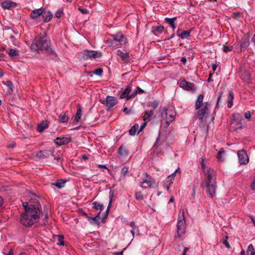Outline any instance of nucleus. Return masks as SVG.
Here are the masks:
<instances>
[{"mask_svg": "<svg viewBox=\"0 0 255 255\" xmlns=\"http://www.w3.org/2000/svg\"><path fill=\"white\" fill-rule=\"evenodd\" d=\"M32 51L39 53L40 51H45L50 55L57 56L56 53L51 47V41L47 36V33L43 31L40 32L32 42L30 46Z\"/></svg>", "mask_w": 255, "mask_h": 255, "instance_id": "obj_1", "label": "nucleus"}, {"mask_svg": "<svg viewBox=\"0 0 255 255\" xmlns=\"http://www.w3.org/2000/svg\"><path fill=\"white\" fill-rule=\"evenodd\" d=\"M40 212L41 209H38V210L26 211V212H23L20 216V223L25 228H31L39 221Z\"/></svg>", "mask_w": 255, "mask_h": 255, "instance_id": "obj_2", "label": "nucleus"}, {"mask_svg": "<svg viewBox=\"0 0 255 255\" xmlns=\"http://www.w3.org/2000/svg\"><path fill=\"white\" fill-rule=\"evenodd\" d=\"M204 173L207 176L206 187L207 189V192L210 197L213 198L215 194L217 187L215 173L213 169L208 168Z\"/></svg>", "mask_w": 255, "mask_h": 255, "instance_id": "obj_3", "label": "nucleus"}, {"mask_svg": "<svg viewBox=\"0 0 255 255\" xmlns=\"http://www.w3.org/2000/svg\"><path fill=\"white\" fill-rule=\"evenodd\" d=\"M127 38L121 33L113 34L111 38L107 40V43L112 47H119L127 43Z\"/></svg>", "mask_w": 255, "mask_h": 255, "instance_id": "obj_4", "label": "nucleus"}, {"mask_svg": "<svg viewBox=\"0 0 255 255\" xmlns=\"http://www.w3.org/2000/svg\"><path fill=\"white\" fill-rule=\"evenodd\" d=\"M210 104L205 102L201 108H200L196 114V116L201 122H205L209 116Z\"/></svg>", "mask_w": 255, "mask_h": 255, "instance_id": "obj_5", "label": "nucleus"}, {"mask_svg": "<svg viewBox=\"0 0 255 255\" xmlns=\"http://www.w3.org/2000/svg\"><path fill=\"white\" fill-rule=\"evenodd\" d=\"M176 227L177 234L179 237H180L185 233V219L183 210L180 211Z\"/></svg>", "mask_w": 255, "mask_h": 255, "instance_id": "obj_6", "label": "nucleus"}, {"mask_svg": "<svg viewBox=\"0 0 255 255\" xmlns=\"http://www.w3.org/2000/svg\"><path fill=\"white\" fill-rule=\"evenodd\" d=\"M143 175L144 177L142 179L139 185L141 188L146 189L145 187H143V184H146L150 188H154L157 186V183L151 176L147 173H144Z\"/></svg>", "mask_w": 255, "mask_h": 255, "instance_id": "obj_7", "label": "nucleus"}, {"mask_svg": "<svg viewBox=\"0 0 255 255\" xmlns=\"http://www.w3.org/2000/svg\"><path fill=\"white\" fill-rule=\"evenodd\" d=\"M82 56L84 59H88L90 58H93L94 59H96L100 58L102 54L101 52H98L96 51L93 50H85L82 51L81 53Z\"/></svg>", "mask_w": 255, "mask_h": 255, "instance_id": "obj_8", "label": "nucleus"}, {"mask_svg": "<svg viewBox=\"0 0 255 255\" xmlns=\"http://www.w3.org/2000/svg\"><path fill=\"white\" fill-rule=\"evenodd\" d=\"M164 114L165 115L166 119V123L170 125L174 120L176 113L171 110H168L166 108H164L163 111L161 112V115H163Z\"/></svg>", "mask_w": 255, "mask_h": 255, "instance_id": "obj_9", "label": "nucleus"}, {"mask_svg": "<svg viewBox=\"0 0 255 255\" xmlns=\"http://www.w3.org/2000/svg\"><path fill=\"white\" fill-rule=\"evenodd\" d=\"M238 155L240 164H247L249 161L247 151L245 149H242L238 151Z\"/></svg>", "mask_w": 255, "mask_h": 255, "instance_id": "obj_10", "label": "nucleus"}, {"mask_svg": "<svg viewBox=\"0 0 255 255\" xmlns=\"http://www.w3.org/2000/svg\"><path fill=\"white\" fill-rule=\"evenodd\" d=\"M179 86L181 88L187 91H195L196 90L194 83L187 82L185 79L180 82Z\"/></svg>", "mask_w": 255, "mask_h": 255, "instance_id": "obj_11", "label": "nucleus"}, {"mask_svg": "<svg viewBox=\"0 0 255 255\" xmlns=\"http://www.w3.org/2000/svg\"><path fill=\"white\" fill-rule=\"evenodd\" d=\"M101 103L106 104L108 107L111 108L118 103V100L115 97L108 96L106 98L105 101L101 102Z\"/></svg>", "mask_w": 255, "mask_h": 255, "instance_id": "obj_12", "label": "nucleus"}, {"mask_svg": "<svg viewBox=\"0 0 255 255\" xmlns=\"http://www.w3.org/2000/svg\"><path fill=\"white\" fill-rule=\"evenodd\" d=\"M53 151L50 150H40L36 153V156L39 159L48 158L53 155Z\"/></svg>", "mask_w": 255, "mask_h": 255, "instance_id": "obj_13", "label": "nucleus"}, {"mask_svg": "<svg viewBox=\"0 0 255 255\" xmlns=\"http://www.w3.org/2000/svg\"><path fill=\"white\" fill-rule=\"evenodd\" d=\"M0 5L4 9H10L17 6V3L10 0H6L0 3Z\"/></svg>", "mask_w": 255, "mask_h": 255, "instance_id": "obj_14", "label": "nucleus"}, {"mask_svg": "<svg viewBox=\"0 0 255 255\" xmlns=\"http://www.w3.org/2000/svg\"><path fill=\"white\" fill-rule=\"evenodd\" d=\"M71 137H57L54 139V142L58 145H66L71 141Z\"/></svg>", "mask_w": 255, "mask_h": 255, "instance_id": "obj_15", "label": "nucleus"}, {"mask_svg": "<svg viewBox=\"0 0 255 255\" xmlns=\"http://www.w3.org/2000/svg\"><path fill=\"white\" fill-rule=\"evenodd\" d=\"M131 84H129L126 87V89L120 96V99L126 98L127 101L130 100V98H128V97H130L129 94L131 91Z\"/></svg>", "mask_w": 255, "mask_h": 255, "instance_id": "obj_16", "label": "nucleus"}, {"mask_svg": "<svg viewBox=\"0 0 255 255\" xmlns=\"http://www.w3.org/2000/svg\"><path fill=\"white\" fill-rule=\"evenodd\" d=\"M192 31V29H190L189 31H182L181 29H178L176 32V34L182 39H184L185 38H186L190 36V33Z\"/></svg>", "mask_w": 255, "mask_h": 255, "instance_id": "obj_17", "label": "nucleus"}, {"mask_svg": "<svg viewBox=\"0 0 255 255\" xmlns=\"http://www.w3.org/2000/svg\"><path fill=\"white\" fill-rule=\"evenodd\" d=\"M117 55L125 62L128 63L129 61L130 57L128 52H123L122 51L118 50L117 52Z\"/></svg>", "mask_w": 255, "mask_h": 255, "instance_id": "obj_18", "label": "nucleus"}, {"mask_svg": "<svg viewBox=\"0 0 255 255\" xmlns=\"http://www.w3.org/2000/svg\"><path fill=\"white\" fill-rule=\"evenodd\" d=\"M43 13V9L40 8L33 10L30 14V17L33 19H36Z\"/></svg>", "mask_w": 255, "mask_h": 255, "instance_id": "obj_19", "label": "nucleus"}, {"mask_svg": "<svg viewBox=\"0 0 255 255\" xmlns=\"http://www.w3.org/2000/svg\"><path fill=\"white\" fill-rule=\"evenodd\" d=\"M22 206L24 208V212H26V211H31L35 210H38V209H40L38 206L33 204L28 205L27 202H24L22 203Z\"/></svg>", "mask_w": 255, "mask_h": 255, "instance_id": "obj_20", "label": "nucleus"}, {"mask_svg": "<svg viewBox=\"0 0 255 255\" xmlns=\"http://www.w3.org/2000/svg\"><path fill=\"white\" fill-rule=\"evenodd\" d=\"M203 99H204V95H203L200 94L198 96L197 99L196 101L195 105V109L196 110H199L203 105V104H204Z\"/></svg>", "mask_w": 255, "mask_h": 255, "instance_id": "obj_21", "label": "nucleus"}, {"mask_svg": "<svg viewBox=\"0 0 255 255\" xmlns=\"http://www.w3.org/2000/svg\"><path fill=\"white\" fill-rule=\"evenodd\" d=\"M176 20V17H174L172 18L165 17L164 19L165 21L169 24V25L172 28L173 30H174V29L176 28V26L175 24V21Z\"/></svg>", "mask_w": 255, "mask_h": 255, "instance_id": "obj_22", "label": "nucleus"}, {"mask_svg": "<svg viewBox=\"0 0 255 255\" xmlns=\"http://www.w3.org/2000/svg\"><path fill=\"white\" fill-rule=\"evenodd\" d=\"M164 30V27L162 25L153 26L152 27V31L155 35H157V33L161 34Z\"/></svg>", "mask_w": 255, "mask_h": 255, "instance_id": "obj_23", "label": "nucleus"}, {"mask_svg": "<svg viewBox=\"0 0 255 255\" xmlns=\"http://www.w3.org/2000/svg\"><path fill=\"white\" fill-rule=\"evenodd\" d=\"M154 114L153 110H149L145 111L144 115L143 116V119L144 121L149 122L151 121L152 117Z\"/></svg>", "mask_w": 255, "mask_h": 255, "instance_id": "obj_24", "label": "nucleus"}, {"mask_svg": "<svg viewBox=\"0 0 255 255\" xmlns=\"http://www.w3.org/2000/svg\"><path fill=\"white\" fill-rule=\"evenodd\" d=\"M48 128V122L47 121H42L38 125L37 130L39 132H42L44 129Z\"/></svg>", "mask_w": 255, "mask_h": 255, "instance_id": "obj_25", "label": "nucleus"}, {"mask_svg": "<svg viewBox=\"0 0 255 255\" xmlns=\"http://www.w3.org/2000/svg\"><path fill=\"white\" fill-rule=\"evenodd\" d=\"M234 94L232 90H230L229 91V96L228 97L227 100L228 107L229 108H231L232 107L233 105V100H234Z\"/></svg>", "mask_w": 255, "mask_h": 255, "instance_id": "obj_26", "label": "nucleus"}, {"mask_svg": "<svg viewBox=\"0 0 255 255\" xmlns=\"http://www.w3.org/2000/svg\"><path fill=\"white\" fill-rule=\"evenodd\" d=\"M42 15L44 18L43 22L45 23L50 21L53 17L52 13L49 11L44 12Z\"/></svg>", "mask_w": 255, "mask_h": 255, "instance_id": "obj_27", "label": "nucleus"}, {"mask_svg": "<svg viewBox=\"0 0 255 255\" xmlns=\"http://www.w3.org/2000/svg\"><path fill=\"white\" fill-rule=\"evenodd\" d=\"M66 182V180L59 179L57 180L55 183H51L52 185L56 186L58 188L60 189L64 186Z\"/></svg>", "mask_w": 255, "mask_h": 255, "instance_id": "obj_28", "label": "nucleus"}, {"mask_svg": "<svg viewBox=\"0 0 255 255\" xmlns=\"http://www.w3.org/2000/svg\"><path fill=\"white\" fill-rule=\"evenodd\" d=\"M139 126L138 124L135 123L133 126L131 127V128L128 130L129 134L131 136H134L137 129L138 128Z\"/></svg>", "mask_w": 255, "mask_h": 255, "instance_id": "obj_29", "label": "nucleus"}, {"mask_svg": "<svg viewBox=\"0 0 255 255\" xmlns=\"http://www.w3.org/2000/svg\"><path fill=\"white\" fill-rule=\"evenodd\" d=\"M8 55L10 57L16 58L19 56V51L16 49H10Z\"/></svg>", "mask_w": 255, "mask_h": 255, "instance_id": "obj_30", "label": "nucleus"}, {"mask_svg": "<svg viewBox=\"0 0 255 255\" xmlns=\"http://www.w3.org/2000/svg\"><path fill=\"white\" fill-rule=\"evenodd\" d=\"M4 84L6 85L7 87L8 88V89L7 92V94L8 95L11 94V93L13 92L12 88H13V84L12 82L10 80H7L4 83Z\"/></svg>", "mask_w": 255, "mask_h": 255, "instance_id": "obj_31", "label": "nucleus"}, {"mask_svg": "<svg viewBox=\"0 0 255 255\" xmlns=\"http://www.w3.org/2000/svg\"><path fill=\"white\" fill-rule=\"evenodd\" d=\"M100 212L97 215H96L95 217H89L88 218V221L91 222V224H92V222L91 221H94L96 224L99 225V220L100 219Z\"/></svg>", "mask_w": 255, "mask_h": 255, "instance_id": "obj_32", "label": "nucleus"}, {"mask_svg": "<svg viewBox=\"0 0 255 255\" xmlns=\"http://www.w3.org/2000/svg\"><path fill=\"white\" fill-rule=\"evenodd\" d=\"M250 45L249 38H245L242 40L240 43V46L242 48H247Z\"/></svg>", "mask_w": 255, "mask_h": 255, "instance_id": "obj_33", "label": "nucleus"}, {"mask_svg": "<svg viewBox=\"0 0 255 255\" xmlns=\"http://www.w3.org/2000/svg\"><path fill=\"white\" fill-rule=\"evenodd\" d=\"M93 208L96 210H100V212H101L104 209V206L102 204L100 203L97 202H94L93 203Z\"/></svg>", "mask_w": 255, "mask_h": 255, "instance_id": "obj_34", "label": "nucleus"}, {"mask_svg": "<svg viewBox=\"0 0 255 255\" xmlns=\"http://www.w3.org/2000/svg\"><path fill=\"white\" fill-rule=\"evenodd\" d=\"M247 254V255H255V251L252 244L248 246Z\"/></svg>", "mask_w": 255, "mask_h": 255, "instance_id": "obj_35", "label": "nucleus"}, {"mask_svg": "<svg viewBox=\"0 0 255 255\" xmlns=\"http://www.w3.org/2000/svg\"><path fill=\"white\" fill-rule=\"evenodd\" d=\"M81 115H82V110H81V108H79L77 111L76 115L75 116L74 120L77 122H79V120L81 119Z\"/></svg>", "mask_w": 255, "mask_h": 255, "instance_id": "obj_36", "label": "nucleus"}, {"mask_svg": "<svg viewBox=\"0 0 255 255\" xmlns=\"http://www.w3.org/2000/svg\"><path fill=\"white\" fill-rule=\"evenodd\" d=\"M68 117L65 114H62L59 116V121L61 123H64L68 121Z\"/></svg>", "mask_w": 255, "mask_h": 255, "instance_id": "obj_37", "label": "nucleus"}, {"mask_svg": "<svg viewBox=\"0 0 255 255\" xmlns=\"http://www.w3.org/2000/svg\"><path fill=\"white\" fill-rule=\"evenodd\" d=\"M135 199L137 200H142L144 198L143 195L141 191L137 192L135 194Z\"/></svg>", "mask_w": 255, "mask_h": 255, "instance_id": "obj_38", "label": "nucleus"}, {"mask_svg": "<svg viewBox=\"0 0 255 255\" xmlns=\"http://www.w3.org/2000/svg\"><path fill=\"white\" fill-rule=\"evenodd\" d=\"M233 49V46H226L224 45L223 46V51L225 53L231 51Z\"/></svg>", "mask_w": 255, "mask_h": 255, "instance_id": "obj_39", "label": "nucleus"}, {"mask_svg": "<svg viewBox=\"0 0 255 255\" xmlns=\"http://www.w3.org/2000/svg\"><path fill=\"white\" fill-rule=\"evenodd\" d=\"M58 242L57 243V245L60 246H64V237L63 236L60 235L57 236Z\"/></svg>", "mask_w": 255, "mask_h": 255, "instance_id": "obj_40", "label": "nucleus"}, {"mask_svg": "<svg viewBox=\"0 0 255 255\" xmlns=\"http://www.w3.org/2000/svg\"><path fill=\"white\" fill-rule=\"evenodd\" d=\"M128 172V167L127 166H124L121 170V174L123 177H125Z\"/></svg>", "mask_w": 255, "mask_h": 255, "instance_id": "obj_41", "label": "nucleus"}, {"mask_svg": "<svg viewBox=\"0 0 255 255\" xmlns=\"http://www.w3.org/2000/svg\"><path fill=\"white\" fill-rule=\"evenodd\" d=\"M113 196V192H112L111 191L110 192V196H109L110 201H109L108 207V208H107V210L106 211L107 214H108L109 213V209L110 208L111 204H112Z\"/></svg>", "mask_w": 255, "mask_h": 255, "instance_id": "obj_42", "label": "nucleus"}, {"mask_svg": "<svg viewBox=\"0 0 255 255\" xmlns=\"http://www.w3.org/2000/svg\"><path fill=\"white\" fill-rule=\"evenodd\" d=\"M103 69L101 68H98L93 71V73L98 76H101L103 73Z\"/></svg>", "mask_w": 255, "mask_h": 255, "instance_id": "obj_43", "label": "nucleus"}, {"mask_svg": "<svg viewBox=\"0 0 255 255\" xmlns=\"http://www.w3.org/2000/svg\"><path fill=\"white\" fill-rule=\"evenodd\" d=\"M126 152V150L124 148L123 145H121L118 148V153L121 155H124Z\"/></svg>", "mask_w": 255, "mask_h": 255, "instance_id": "obj_44", "label": "nucleus"}, {"mask_svg": "<svg viewBox=\"0 0 255 255\" xmlns=\"http://www.w3.org/2000/svg\"><path fill=\"white\" fill-rule=\"evenodd\" d=\"M63 13V10L61 8L58 9L55 12V15L56 17L59 18Z\"/></svg>", "mask_w": 255, "mask_h": 255, "instance_id": "obj_45", "label": "nucleus"}, {"mask_svg": "<svg viewBox=\"0 0 255 255\" xmlns=\"http://www.w3.org/2000/svg\"><path fill=\"white\" fill-rule=\"evenodd\" d=\"M147 122H146V121H144L142 124L141 125L139 130H138L137 131V133L138 134L139 132H140L147 125Z\"/></svg>", "mask_w": 255, "mask_h": 255, "instance_id": "obj_46", "label": "nucleus"}, {"mask_svg": "<svg viewBox=\"0 0 255 255\" xmlns=\"http://www.w3.org/2000/svg\"><path fill=\"white\" fill-rule=\"evenodd\" d=\"M159 102L155 100L153 102H152L151 106L153 109L152 110L154 111V110H155L157 108Z\"/></svg>", "mask_w": 255, "mask_h": 255, "instance_id": "obj_47", "label": "nucleus"}, {"mask_svg": "<svg viewBox=\"0 0 255 255\" xmlns=\"http://www.w3.org/2000/svg\"><path fill=\"white\" fill-rule=\"evenodd\" d=\"M224 152V150L223 149V148H221L220 149V150L219 151V152L218 153L217 155V156L216 157L219 159V160H221V158H222V154Z\"/></svg>", "mask_w": 255, "mask_h": 255, "instance_id": "obj_48", "label": "nucleus"}, {"mask_svg": "<svg viewBox=\"0 0 255 255\" xmlns=\"http://www.w3.org/2000/svg\"><path fill=\"white\" fill-rule=\"evenodd\" d=\"M201 164V166L203 169V172H206V171H207V169H208V168H207L205 166V164L204 163V158L202 159Z\"/></svg>", "mask_w": 255, "mask_h": 255, "instance_id": "obj_49", "label": "nucleus"}, {"mask_svg": "<svg viewBox=\"0 0 255 255\" xmlns=\"http://www.w3.org/2000/svg\"><path fill=\"white\" fill-rule=\"evenodd\" d=\"M227 239H228V237L226 236V240H224L223 242V244L227 248H230V244H229V243L228 242V241H227Z\"/></svg>", "mask_w": 255, "mask_h": 255, "instance_id": "obj_50", "label": "nucleus"}, {"mask_svg": "<svg viewBox=\"0 0 255 255\" xmlns=\"http://www.w3.org/2000/svg\"><path fill=\"white\" fill-rule=\"evenodd\" d=\"M78 10L81 12L83 14H87L88 13V10L86 8H82L81 7H79Z\"/></svg>", "mask_w": 255, "mask_h": 255, "instance_id": "obj_51", "label": "nucleus"}, {"mask_svg": "<svg viewBox=\"0 0 255 255\" xmlns=\"http://www.w3.org/2000/svg\"><path fill=\"white\" fill-rule=\"evenodd\" d=\"M123 112L127 115H129L132 113L131 110H128L127 107L124 108Z\"/></svg>", "mask_w": 255, "mask_h": 255, "instance_id": "obj_52", "label": "nucleus"}, {"mask_svg": "<svg viewBox=\"0 0 255 255\" xmlns=\"http://www.w3.org/2000/svg\"><path fill=\"white\" fill-rule=\"evenodd\" d=\"M137 94V90H135L134 91L131 95H130V97H128V98H130V99L134 98Z\"/></svg>", "mask_w": 255, "mask_h": 255, "instance_id": "obj_53", "label": "nucleus"}, {"mask_svg": "<svg viewBox=\"0 0 255 255\" xmlns=\"http://www.w3.org/2000/svg\"><path fill=\"white\" fill-rule=\"evenodd\" d=\"M222 94H223V92H220L219 93V97H218V100H217V104H216V108H218V107L219 103V101H220V99L221 98Z\"/></svg>", "mask_w": 255, "mask_h": 255, "instance_id": "obj_54", "label": "nucleus"}, {"mask_svg": "<svg viewBox=\"0 0 255 255\" xmlns=\"http://www.w3.org/2000/svg\"><path fill=\"white\" fill-rule=\"evenodd\" d=\"M245 117L247 119H250L251 117V114L250 111H247L245 114Z\"/></svg>", "mask_w": 255, "mask_h": 255, "instance_id": "obj_55", "label": "nucleus"}, {"mask_svg": "<svg viewBox=\"0 0 255 255\" xmlns=\"http://www.w3.org/2000/svg\"><path fill=\"white\" fill-rule=\"evenodd\" d=\"M173 180V176H172V175H170L168 176L166 179V181L167 182H171Z\"/></svg>", "mask_w": 255, "mask_h": 255, "instance_id": "obj_56", "label": "nucleus"}, {"mask_svg": "<svg viewBox=\"0 0 255 255\" xmlns=\"http://www.w3.org/2000/svg\"><path fill=\"white\" fill-rule=\"evenodd\" d=\"M136 90H137V93L139 94H142L144 93V91L139 87H136Z\"/></svg>", "mask_w": 255, "mask_h": 255, "instance_id": "obj_57", "label": "nucleus"}, {"mask_svg": "<svg viewBox=\"0 0 255 255\" xmlns=\"http://www.w3.org/2000/svg\"><path fill=\"white\" fill-rule=\"evenodd\" d=\"M129 225L132 228V229H134V228H135V223L134 221H132L129 224Z\"/></svg>", "mask_w": 255, "mask_h": 255, "instance_id": "obj_58", "label": "nucleus"}, {"mask_svg": "<svg viewBox=\"0 0 255 255\" xmlns=\"http://www.w3.org/2000/svg\"><path fill=\"white\" fill-rule=\"evenodd\" d=\"M187 61V59L185 57H183L181 58V62L183 63L184 64H185Z\"/></svg>", "mask_w": 255, "mask_h": 255, "instance_id": "obj_59", "label": "nucleus"}, {"mask_svg": "<svg viewBox=\"0 0 255 255\" xmlns=\"http://www.w3.org/2000/svg\"><path fill=\"white\" fill-rule=\"evenodd\" d=\"M217 67V65L216 64H213L212 65V68L214 71H215L216 70Z\"/></svg>", "mask_w": 255, "mask_h": 255, "instance_id": "obj_60", "label": "nucleus"}, {"mask_svg": "<svg viewBox=\"0 0 255 255\" xmlns=\"http://www.w3.org/2000/svg\"><path fill=\"white\" fill-rule=\"evenodd\" d=\"M180 170V168L178 167L172 174H171L170 175H172V176H173V179L174 178V176L176 173L177 172Z\"/></svg>", "mask_w": 255, "mask_h": 255, "instance_id": "obj_61", "label": "nucleus"}, {"mask_svg": "<svg viewBox=\"0 0 255 255\" xmlns=\"http://www.w3.org/2000/svg\"><path fill=\"white\" fill-rule=\"evenodd\" d=\"M253 190H255V177L254 182L252 183L251 185Z\"/></svg>", "mask_w": 255, "mask_h": 255, "instance_id": "obj_62", "label": "nucleus"}, {"mask_svg": "<svg viewBox=\"0 0 255 255\" xmlns=\"http://www.w3.org/2000/svg\"><path fill=\"white\" fill-rule=\"evenodd\" d=\"M98 167L99 168H105V169H108V168H107V167L106 165L99 164V165H98Z\"/></svg>", "mask_w": 255, "mask_h": 255, "instance_id": "obj_63", "label": "nucleus"}, {"mask_svg": "<svg viewBox=\"0 0 255 255\" xmlns=\"http://www.w3.org/2000/svg\"><path fill=\"white\" fill-rule=\"evenodd\" d=\"M5 255H13V250L12 249H10L8 253Z\"/></svg>", "mask_w": 255, "mask_h": 255, "instance_id": "obj_64", "label": "nucleus"}]
</instances>
